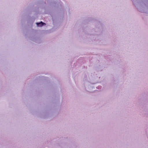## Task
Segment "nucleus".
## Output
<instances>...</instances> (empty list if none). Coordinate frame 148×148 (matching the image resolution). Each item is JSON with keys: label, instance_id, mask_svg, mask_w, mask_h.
I'll return each mask as SVG.
<instances>
[{"label": "nucleus", "instance_id": "obj_1", "mask_svg": "<svg viewBox=\"0 0 148 148\" xmlns=\"http://www.w3.org/2000/svg\"><path fill=\"white\" fill-rule=\"evenodd\" d=\"M44 24H45V23H43L42 22H41L40 23H37V25L38 26H42Z\"/></svg>", "mask_w": 148, "mask_h": 148}]
</instances>
